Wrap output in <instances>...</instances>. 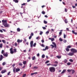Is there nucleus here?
Listing matches in <instances>:
<instances>
[{
    "label": "nucleus",
    "mask_w": 77,
    "mask_h": 77,
    "mask_svg": "<svg viewBox=\"0 0 77 77\" xmlns=\"http://www.w3.org/2000/svg\"><path fill=\"white\" fill-rule=\"evenodd\" d=\"M71 51L72 52H73L72 53H77V50H76L74 48H72L71 49Z\"/></svg>",
    "instance_id": "obj_4"
},
{
    "label": "nucleus",
    "mask_w": 77,
    "mask_h": 77,
    "mask_svg": "<svg viewBox=\"0 0 77 77\" xmlns=\"http://www.w3.org/2000/svg\"><path fill=\"white\" fill-rule=\"evenodd\" d=\"M2 42L3 43H4V44H6V42H5V40H2Z\"/></svg>",
    "instance_id": "obj_25"
},
{
    "label": "nucleus",
    "mask_w": 77,
    "mask_h": 77,
    "mask_svg": "<svg viewBox=\"0 0 77 77\" xmlns=\"http://www.w3.org/2000/svg\"><path fill=\"white\" fill-rule=\"evenodd\" d=\"M14 45L15 46H17V43H15Z\"/></svg>",
    "instance_id": "obj_63"
},
{
    "label": "nucleus",
    "mask_w": 77,
    "mask_h": 77,
    "mask_svg": "<svg viewBox=\"0 0 77 77\" xmlns=\"http://www.w3.org/2000/svg\"><path fill=\"white\" fill-rule=\"evenodd\" d=\"M11 72H8V73H7V75H10V74L11 73Z\"/></svg>",
    "instance_id": "obj_36"
},
{
    "label": "nucleus",
    "mask_w": 77,
    "mask_h": 77,
    "mask_svg": "<svg viewBox=\"0 0 77 77\" xmlns=\"http://www.w3.org/2000/svg\"><path fill=\"white\" fill-rule=\"evenodd\" d=\"M44 23L45 24H47V22L45 20H44Z\"/></svg>",
    "instance_id": "obj_32"
},
{
    "label": "nucleus",
    "mask_w": 77,
    "mask_h": 77,
    "mask_svg": "<svg viewBox=\"0 0 77 77\" xmlns=\"http://www.w3.org/2000/svg\"><path fill=\"white\" fill-rule=\"evenodd\" d=\"M19 65H20V66H22V65H23V64H22L21 63H20Z\"/></svg>",
    "instance_id": "obj_37"
},
{
    "label": "nucleus",
    "mask_w": 77,
    "mask_h": 77,
    "mask_svg": "<svg viewBox=\"0 0 77 77\" xmlns=\"http://www.w3.org/2000/svg\"><path fill=\"white\" fill-rule=\"evenodd\" d=\"M66 51H69V49L68 48H66Z\"/></svg>",
    "instance_id": "obj_19"
},
{
    "label": "nucleus",
    "mask_w": 77,
    "mask_h": 77,
    "mask_svg": "<svg viewBox=\"0 0 77 77\" xmlns=\"http://www.w3.org/2000/svg\"><path fill=\"white\" fill-rule=\"evenodd\" d=\"M54 63H55L57 64L58 63V61H56L54 62Z\"/></svg>",
    "instance_id": "obj_49"
},
{
    "label": "nucleus",
    "mask_w": 77,
    "mask_h": 77,
    "mask_svg": "<svg viewBox=\"0 0 77 77\" xmlns=\"http://www.w3.org/2000/svg\"><path fill=\"white\" fill-rule=\"evenodd\" d=\"M47 66H50V65H51V64L50 63H49V64H48L47 65Z\"/></svg>",
    "instance_id": "obj_58"
},
{
    "label": "nucleus",
    "mask_w": 77,
    "mask_h": 77,
    "mask_svg": "<svg viewBox=\"0 0 77 77\" xmlns=\"http://www.w3.org/2000/svg\"><path fill=\"white\" fill-rule=\"evenodd\" d=\"M14 53H16L17 52V49L15 48L14 49Z\"/></svg>",
    "instance_id": "obj_23"
},
{
    "label": "nucleus",
    "mask_w": 77,
    "mask_h": 77,
    "mask_svg": "<svg viewBox=\"0 0 77 77\" xmlns=\"http://www.w3.org/2000/svg\"><path fill=\"white\" fill-rule=\"evenodd\" d=\"M26 74H24L23 75V76L22 77H26Z\"/></svg>",
    "instance_id": "obj_34"
},
{
    "label": "nucleus",
    "mask_w": 77,
    "mask_h": 77,
    "mask_svg": "<svg viewBox=\"0 0 77 77\" xmlns=\"http://www.w3.org/2000/svg\"><path fill=\"white\" fill-rule=\"evenodd\" d=\"M42 14H45V12L44 11H42Z\"/></svg>",
    "instance_id": "obj_28"
},
{
    "label": "nucleus",
    "mask_w": 77,
    "mask_h": 77,
    "mask_svg": "<svg viewBox=\"0 0 77 77\" xmlns=\"http://www.w3.org/2000/svg\"><path fill=\"white\" fill-rule=\"evenodd\" d=\"M4 52H5V51H4V50H2V51L1 53L2 54H3V53H4Z\"/></svg>",
    "instance_id": "obj_44"
},
{
    "label": "nucleus",
    "mask_w": 77,
    "mask_h": 77,
    "mask_svg": "<svg viewBox=\"0 0 77 77\" xmlns=\"http://www.w3.org/2000/svg\"><path fill=\"white\" fill-rule=\"evenodd\" d=\"M72 70V69H68L67 70L68 72H71V71Z\"/></svg>",
    "instance_id": "obj_26"
},
{
    "label": "nucleus",
    "mask_w": 77,
    "mask_h": 77,
    "mask_svg": "<svg viewBox=\"0 0 77 77\" xmlns=\"http://www.w3.org/2000/svg\"><path fill=\"white\" fill-rule=\"evenodd\" d=\"M71 48V46L70 45H69V46H68L67 47V48Z\"/></svg>",
    "instance_id": "obj_29"
},
{
    "label": "nucleus",
    "mask_w": 77,
    "mask_h": 77,
    "mask_svg": "<svg viewBox=\"0 0 77 77\" xmlns=\"http://www.w3.org/2000/svg\"><path fill=\"white\" fill-rule=\"evenodd\" d=\"M49 71L51 72H54L55 71V68L53 67H49Z\"/></svg>",
    "instance_id": "obj_2"
},
{
    "label": "nucleus",
    "mask_w": 77,
    "mask_h": 77,
    "mask_svg": "<svg viewBox=\"0 0 77 77\" xmlns=\"http://www.w3.org/2000/svg\"><path fill=\"white\" fill-rule=\"evenodd\" d=\"M33 41H31L30 43V47H33Z\"/></svg>",
    "instance_id": "obj_7"
},
{
    "label": "nucleus",
    "mask_w": 77,
    "mask_h": 77,
    "mask_svg": "<svg viewBox=\"0 0 77 77\" xmlns=\"http://www.w3.org/2000/svg\"><path fill=\"white\" fill-rule=\"evenodd\" d=\"M50 61L49 60H47L45 62V63H48Z\"/></svg>",
    "instance_id": "obj_42"
},
{
    "label": "nucleus",
    "mask_w": 77,
    "mask_h": 77,
    "mask_svg": "<svg viewBox=\"0 0 77 77\" xmlns=\"http://www.w3.org/2000/svg\"><path fill=\"white\" fill-rule=\"evenodd\" d=\"M52 44L54 45H50V46L52 47L51 48H54V47L56 48L57 46L56 43L54 42H52Z\"/></svg>",
    "instance_id": "obj_3"
},
{
    "label": "nucleus",
    "mask_w": 77,
    "mask_h": 77,
    "mask_svg": "<svg viewBox=\"0 0 77 77\" xmlns=\"http://www.w3.org/2000/svg\"><path fill=\"white\" fill-rule=\"evenodd\" d=\"M72 74H74V72H75V70H72Z\"/></svg>",
    "instance_id": "obj_47"
},
{
    "label": "nucleus",
    "mask_w": 77,
    "mask_h": 77,
    "mask_svg": "<svg viewBox=\"0 0 77 77\" xmlns=\"http://www.w3.org/2000/svg\"><path fill=\"white\" fill-rule=\"evenodd\" d=\"M59 35H62V32H59Z\"/></svg>",
    "instance_id": "obj_53"
},
{
    "label": "nucleus",
    "mask_w": 77,
    "mask_h": 77,
    "mask_svg": "<svg viewBox=\"0 0 77 77\" xmlns=\"http://www.w3.org/2000/svg\"><path fill=\"white\" fill-rule=\"evenodd\" d=\"M52 66H57V64H54L52 65Z\"/></svg>",
    "instance_id": "obj_41"
},
{
    "label": "nucleus",
    "mask_w": 77,
    "mask_h": 77,
    "mask_svg": "<svg viewBox=\"0 0 77 77\" xmlns=\"http://www.w3.org/2000/svg\"><path fill=\"white\" fill-rule=\"evenodd\" d=\"M48 33H49V31H47L46 32V35H48Z\"/></svg>",
    "instance_id": "obj_39"
},
{
    "label": "nucleus",
    "mask_w": 77,
    "mask_h": 77,
    "mask_svg": "<svg viewBox=\"0 0 77 77\" xmlns=\"http://www.w3.org/2000/svg\"><path fill=\"white\" fill-rule=\"evenodd\" d=\"M2 65H6V63L4 62L3 63H2Z\"/></svg>",
    "instance_id": "obj_40"
},
{
    "label": "nucleus",
    "mask_w": 77,
    "mask_h": 77,
    "mask_svg": "<svg viewBox=\"0 0 77 77\" xmlns=\"http://www.w3.org/2000/svg\"><path fill=\"white\" fill-rule=\"evenodd\" d=\"M13 1L15 2V3H18V0H13Z\"/></svg>",
    "instance_id": "obj_20"
},
{
    "label": "nucleus",
    "mask_w": 77,
    "mask_h": 77,
    "mask_svg": "<svg viewBox=\"0 0 77 77\" xmlns=\"http://www.w3.org/2000/svg\"><path fill=\"white\" fill-rule=\"evenodd\" d=\"M32 59L33 60H34L35 59V56H34L32 57Z\"/></svg>",
    "instance_id": "obj_17"
},
{
    "label": "nucleus",
    "mask_w": 77,
    "mask_h": 77,
    "mask_svg": "<svg viewBox=\"0 0 77 77\" xmlns=\"http://www.w3.org/2000/svg\"><path fill=\"white\" fill-rule=\"evenodd\" d=\"M72 33H73V34H75V35H77V32H74V31L72 30Z\"/></svg>",
    "instance_id": "obj_15"
},
{
    "label": "nucleus",
    "mask_w": 77,
    "mask_h": 77,
    "mask_svg": "<svg viewBox=\"0 0 77 77\" xmlns=\"http://www.w3.org/2000/svg\"><path fill=\"white\" fill-rule=\"evenodd\" d=\"M3 59V56L2 55H0V61L2 60V59Z\"/></svg>",
    "instance_id": "obj_8"
},
{
    "label": "nucleus",
    "mask_w": 77,
    "mask_h": 77,
    "mask_svg": "<svg viewBox=\"0 0 77 77\" xmlns=\"http://www.w3.org/2000/svg\"><path fill=\"white\" fill-rule=\"evenodd\" d=\"M2 69H3L2 67H0V71H1Z\"/></svg>",
    "instance_id": "obj_61"
},
{
    "label": "nucleus",
    "mask_w": 77,
    "mask_h": 77,
    "mask_svg": "<svg viewBox=\"0 0 77 77\" xmlns=\"http://www.w3.org/2000/svg\"><path fill=\"white\" fill-rule=\"evenodd\" d=\"M41 42H42V43H44V40H41Z\"/></svg>",
    "instance_id": "obj_55"
},
{
    "label": "nucleus",
    "mask_w": 77,
    "mask_h": 77,
    "mask_svg": "<svg viewBox=\"0 0 77 77\" xmlns=\"http://www.w3.org/2000/svg\"><path fill=\"white\" fill-rule=\"evenodd\" d=\"M2 46H3V44L2 43L0 44V48H2Z\"/></svg>",
    "instance_id": "obj_33"
},
{
    "label": "nucleus",
    "mask_w": 77,
    "mask_h": 77,
    "mask_svg": "<svg viewBox=\"0 0 77 77\" xmlns=\"http://www.w3.org/2000/svg\"><path fill=\"white\" fill-rule=\"evenodd\" d=\"M59 40H60V41H63V40L62 39V38H59Z\"/></svg>",
    "instance_id": "obj_45"
},
{
    "label": "nucleus",
    "mask_w": 77,
    "mask_h": 77,
    "mask_svg": "<svg viewBox=\"0 0 77 77\" xmlns=\"http://www.w3.org/2000/svg\"><path fill=\"white\" fill-rule=\"evenodd\" d=\"M42 33H43V32H42L41 31L40 32V33L39 34L41 35H42Z\"/></svg>",
    "instance_id": "obj_51"
},
{
    "label": "nucleus",
    "mask_w": 77,
    "mask_h": 77,
    "mask_svg": "<svg viewBox=\"0 0 77 77\" xmlns=\"http://www.w3.org/2000/svg\"><path fill=\"white\" fill-rule=\"evenodd\" d=\"M20 30H21V29H20V28H18L17 29V32H20Z\"/></svg>",
    "instance_id": "obj_13"
},
{
    "label": "nucleus",
    "mask_w": 77,
    "mask_h": 77,
    "mask_svg": "<svg viewBox=\"0 0 77 77\" xmlns=\"http://www.w3.org/2000/svg\"><path fill=\"white\" fill-rule=\"evenodd\" d=\"M51 41H54V38H52L51 39Z\"/></svg>",
    "instance_id": "obj_46"
},
{
    "label": "nucleus",
    "mask_w": 77,
    "mask_h": 77,
    "mask_svg": "<svg viewBox=\"0 0 77 77\" xmlns=\"http://www.w3.org/2000/svg\"><path fill=\"white\" fill-rule=\"evenodd\" d=\"M42 28L43 29H44V30L46 29V28H45V27H42Z\"/></svg>",
    "instance_id": "obj_54"
},
{
    "label": "nucleus",
    "mask_w": 77,
    "mask_h": 77,
    "mask_svg": "<svg viewBox=\"0 0 77 77\" xmlns=\"http://www.w3.org/2000/svg\"><path fill=\"white\" fill-rule=\"evenodd\" d=\"M6 72V70H3L2 71L1 73H2V74H3V73H5V72Z\"/></svg>",
    "instance_id": "obj_10"
},
{
    "label": "nucleus",
    "mask_w": 77,
    "mask_h": 77,
    "mask_svg": "<svg viewBox=\"0 0 77 77\" xmlns=\"http://www.w3.org/2000/svg\"><path fill=\"white\" fill-rule=\"evenodd\" d=\"M34 35L33 33H31L30 36H32Z\"/></svg>",
    "instance_id": "obj_48"
},
{
    "label": "nucleus",
    "mask_w": 77,
    "mask_h": 77,
    "mask_svg": "<svg viewBox=\"0 0 77 77\" xmlns=\"http://www.w3.org/2000/svg\"><path fill=\"white\" fill-rule=\"evenodd\" d=\"M64 63H66V62H68V60H66V59H65L64 60Z\"/></svg>",
    "instance_id": "obj_18"
},
{
    "label": "nucleus",
    "mask_w": 77,
    "mask_h": 77,
    "mask_svg": "<svg viewBox=\"0 0 77 77\" xmlns=\"http://www.w3.org/2000/svg\"><path fill=\"white\" fill-rule=\"evenodd\" d=\"M2 13H3V11H0V15L1 14H2Z\"/></svg>",
    "instance_id": "obj_57"
},
{
    "label": "nucleus",
    "mask_w": 77,
    "mask_h": 77,
    "mask_svg": "<svg viewBox=\"0 0 77 77\" xmlns=\"http://www.w3.org/2000/svg\"><path fill=\"white\" fill-rule=\"evenodd\" d=\"M0 32H1L2 33H3V31L2 29L0 30Z\"/></svg>",
    "instance_id": "obj_64"
},
{
    "label": "nucleus",
    "mask_w": 77,
    "mask_h": 77,
    "mask_svg": "<svg viewBox=\"0 0 77 77\" xmlns=\"http://www.w3.org/2000/svg\"><path fill=\"white\" fill-rule=\"evenodd\" d=\"M10 53L11 54H13L14 53V51H13V48H11L10 49Z\"/></svg>",
    "instance_id": "obj_5"
},
{
    "label": "nucleus",
    "mask_w": 77,
    "mask_h": 77,
    "mask_svg": "<svg viewBox=\"0 0 77 77\" xmlns=\"http://www.w3.org/2000/svg\"><path fill=\"white\" fill-rule=\"evenodd\" d=\"M23 65H26V61H24L23 62Z\"/></svg>",
    "instance_id": "obj_22"
},
{
    "label": "nucleus",
    "mask_w": 77,
    "mask_h": 77,
    "mask_svg": "<svg viewBox=\"0 0 77 77\" xmlns=\"http://www.w3.org/2000/svg\"><path fill=\"white\" fill-rule=\"evenodd\" d=\"M20 71V69L18 68H17L16 69V72H18V71Z\"/></svg>",
    "instance_id": "obj_11"
},
{
    "label": "nucleus",
    "mask_w": 77,
    "mask_h": 77,
    "mask_svg": "<svg viewBox=\"0 0 77 77\" xmlns=\"http://www.w3.org/2000/svg\"><path fill=\"white\" fill-rule=\"evenodd\" d=\"M71 63L70 62L67 63V65H71Z\"/></svg>",
    "instance_id": "obj_21"
},
{
    "label": "nucleus",
    "mask_w": 77,
    "mask_h": 77,
    "mask_svg": "<svg viewBox=\"0 0 77 77\" xmlns=\"http://www.w3.org/2000/svg\"><path fill=\"white\" fill-rule=\"evenodd\" d=\"M42 57L43 58H44L45 57V55L44 54L42 55Z\"/></svg>",
    "instance_id": "obj_27"
},
{
    "label": "nucleus",
    "mask_w": 77,
    "mask_h": 77,
    "mask_svg": "<svg viewBox=\"0 0 77 77\" xmlns=\"http://www.w3.org/2000/svg\"><path fill=\"white\" fill-rule=\"evenodd\" d=\"M37 68H38V67L36 66H34L33 67L34 69H37Z\"/></svg>",
    "instance_id": "obj_30"
},
{
    "label": "nucleus",
    "mask_w": 77,
    "mask_h": 77,
    "mask_svg": "<svg viewBox=\"0 0 77 77\" xmlns=\"http://www.w3.org/2000/svg\"><path fill=\"white\" fill-rule=\"evenodd\" d=\"M7 21H8L7 20H2V24L3 26H4L5 27H9L10 25L9 24H8Z\"/></svg>",
    "instance_id": "obj_1"
},
{
    "label": "nucleus",
    "mask_w": 77,
    "mask_h": 77,
    "mask_svg": "<svg viewBox=\"0 0 77 77\" xmlns=\"http://www.w3.org/2000/svg\"><path fill=\"white\" fill-rule=\"evenodd\" d=\"M2 30L4 31V32H6V29H2Z\"/></svg>",
    "instance_id": "obj_62"
},
{
    "label": "nucleus",
    "mask_w": 77,
    "mask_h": 77,
    "mask_svg": "<svg viewBox=\"0 0 77 77\" xmlns=\"http://www.w3.org/2000/svg\"><path fill=\"white\" fill-rule=\"evenodd\" d=\"M15 68H14L13 69V72H15Z\"/></svg>",
    "instance_id": "obj_60"
},
{
    "label": "nucleus",
    "mask_w": 77,
    "mask_h": 77,
    "mask_svg": "<svg viewBox=\"0 0 77 77\" xmlns=\"http://www.w3.org/2000/svg\"><path fill=\"white\" fill-rule=\"evenodd\" d=\"M74 53L73 52H70L68 54L69 56H72L74 55Z\"/></svg>",
    "instance_id": "obj_6"
},
{
    "label": "nucleus",
    "mask_w": 77,
    "mask_h": 77,
    "mask_svg": "<svg viewBox=\"0 0 77 77\" xmlns=\"http://www.w3.org/2000/svg\"><path fill=\"white\" fill-rule=\"evenodd\" d=\"M31 38H32V36L30 35L29 37V39H31Z\"/></svg>",
    "instance_id": "obj_59"
},
{
    "label": "nucleus",
    "mask_w": 77,
    "mask_h": 77,
    "mask_svg": "<svg viewBox=\"0 0 77 77\" xmlns=\"http://www.w3.org/2000/svg\"><path fill=\"white\" fill-rule=\"evenodd\" d=\"M45 49H46V50H48V47L46 46L45 48Z\"/></svg>",
    "instance_id": "obj_35"
},
{
    "label": "nucleus",
    "mask_w": 77,
    "mask_h": 77,
    "mask_svg": "<svg viewBox=\"0 0 77 77\" xmlns=\"http://www.w3.org/2000/svg\"><path fill=\"white\" fill-rule=\"evenodd\" d=\"M56 57L58 58V59H60L61 58V56H56Z\"/></svg>",
    "instance_id": "obj_16"
},
{
    "label": "nucleus",
    "mask_w": 77,
    "mask_h": 77,
    "mask_svg": "<svg viewBox=\"0 0 77 77\" xmlns=\"http://www.w3.org/2000/svg\"><path fill=\"white\" fill-rule=\"evenodd\" d=\"M36 45V43H34L33 45V47H35Z\"/></svg>",
    "instance_id": "obj_50"
},
{
    "label": "nucleus",
    "mask_w": 77,
    "mask_h": 77,
    "mask_svg": "<svg viewBox=\"0 0 77 77\" xmlns=\"http://www.w3.org/2000/svg\"><path fill=\"white\" fill-rule=\"evenodd\" d=\"M65 12H67V11H68V10H67V9H66V8H65Z\"/></svg>",
    "instance_id": "obj_43"
},
{
    "label": "nucleus",
    "mask_w": 77,
    "mask_h": 77,
    "mask_svg": "<svg viewBox=\"0 0 77 77\" xmlns=\"http://www.w3.org/2000/svg\"><path fill=\"white\" fill-rule=\"evenodd\" d=\"M3 55L5 57H8V54L7 53H4L3 54Z\"/></svg>",
    "instance_id": "obj_9"
},
{
    "label": "nucleus",
    "mask_w": 77,
    "mask_h": 77,
    "mask_svg": "<svg viewBox=\"0 0 77 77\" xmlns=\"http://www.w3.org/2000/svg\"><path fill=\"white\" fill-rule=\"evenodd\" d=\"M65 23H68V21H67V19H65Z\"/></svg>",
    "instance_id": "obj_24"
},
{
    "label": "nucleus",
    "mask_w": 77,
    "mask_h": 77,
    "mask_svg": "<svg viewBox=\"0 0 77 77\" xmlns=\"http://www.w3.org/2000/svg\"><path fill=\"white\" fill-rule=\"evenodd\" d=\"M69 61H70L71 62H73V60L71 59H70L69 60Z\"/></svg>",
    "instance_id": "obj_38"
},
{
    "label": "nucleus",
    "mask_w": 77,
    "mask_h": 77,
    "mask_svg": "<svg viewBox=\"0 0 77 77\" xmlns=\"http://www.w3.org/2000/svg\"><path fill=\"white\" fill-rule=\"evenodd\" d=\"M66 69H64L63 70V71L61 72V74H63V73H64V72H66Z\"/></svg>",
    "instance_id": "obj_12"
},
{
    "label": "nucleus",
    "mask_w": 77,
    "mask_h": 77,
    "mask_svg": "<svg viewBox=\"0 0 77 77\" xmlns=\"http://www.w3.org/2000/svg\"><path fill=\"white\" fill-rule=\"evenodd\" d=\"M41 46L43 47H45V46H44V44H42Z\"/></svg>",
    "instance_id": "obj_52"
},
{
    "label": "nucleus",
    "mask_w": 77,
    "mask_h": 77,
    "mask_svg": "<svg viewBox=\"0 0 77 77\" xmlns=\"http://www.w3.org/2000/svg\"><path fill=\"white\" fill-rule=\"evenodd\" d=\"M26 5V3H24L23 4H22L21 5L22 6H24V5Z\"/></svg>",
    "instance_id": "obj_56"
},
{
    "label": "nucleus",
    "mask_w": 77,
    "mask_h": 77,
    "mask_svg": "<svg viewBox=\"0 0 77 77\" xmlns=\"http://www.w3.org/2000/svg\"><path fill=\"white\" fill-rule=\"evenodd\" d=\"M66 35H65V34H64V36L63 38H66Z\"/></svg>",
    "instance_id": "obj_31"
},
{
    "label": "nucleus",
    "mask_w": 77,
    "mask_h": 77,
    "mask_svg": "<svg viewBox=\"0 0 77 77\" xmlns=\"http://www.w3.org/2000/svg\"><path fill=\"white\" fill-rule=\"evenodd\" d=\"M17 42L18 43L19 42H22V40H20V39H18L17 40Z\"/></svg>",
    "instance_id": "obj_14"
}]
</instances>
